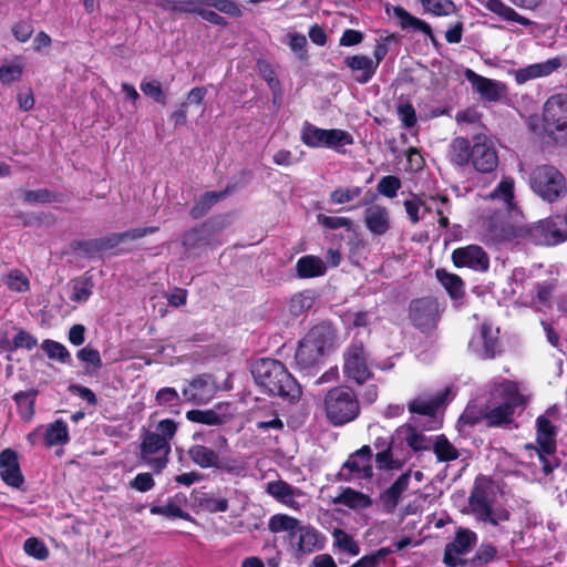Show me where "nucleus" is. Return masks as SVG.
<instances>
[{"label":"nucleus","instance_id":"nucleus-19","mask_svg":"<svg viewBox=\"0 0 567 567\" xmlns=\"http://www.w3.org/2000/svg\"><path fill=\"white\" fill-rule=\"evenodd\" d=\"M303 338L326 355L334 349L338 334L330 322H320L313 326Z\"/></svg>","mask_w":567,"mask_h":567},{"label":"nucleus","instance_id":"nucleus-30","mask_svg":"<svg viewBox=\"0 0 567 567\" xmlns=\"http://www.w3.org/2000/svg\"><path fill=\"white\" fill-rule=\"evenodd\" d=\"M39 395V390L30 389L28 391H19L13 394L12 400L14 401L18 410V414L24 422H30L35 414V401Z\"/></svg>","mask_w":567,"mask_h":567},{"label":"nucleus","instance_id":"nucleus-47","mask_svg":"<svg viewBox=\"0 0 567 567\" xmlns=\"http://www.w3.org/2000/svg\"><path fill=\"white\" fill-rule=\"evenodd\" d=\"M404 441L414 452L427 451L432 447L431 440L413 426H408Z\"/></svg>","mask_w":567,"mask_h":567},{"label":"nucleus","instance_id":"nucleus-38","mask_svg":"<svg viewBox=\"0 0 567 567\" xmlns=\"http://www.w3.org/2000/svg\"><path fill=\"white\" fill-rule=\"evenodd\" d=\"M432 450L435 454L436 461L440 463H449L460 457L458 450L444 434H440L435 437V441L432 444Z\"/></svg>","mask_w":567,"mask_h":567},{"label":"nucleus","instance_id":"nucleus-6","mask_svg":"<svg viewBox=\"0 0 567 567\" xmlns=\"http://www.w3.org/2000/svg\"><path fill=\"white\" fill-rule=\"evenodd\" d=\"M530 189L542 200L553 204L567 194V182L564 174L554 165H537L529 174Z\"/></svg>","mask_w":567,"mask_h":567},{"label":"nucleus","instance_id":"nucleus-32","mask_svg":"<svg viewBox=\"0 0 567 567\" xmlns=\"http://www.w3.org/2000/svg\"><path fill=\"white\" fill-rule=\"evenodd\" d=\"M94 276L91 270L71 280L72 295L70 300L73 302H86L93 293Z\"/></svg>","mask_w":567,"mask_h":567},{"label":"nucleus","instance_id":"nucleus-29","mask_svg":"<svg viewBox=\"0 0 567 567\" xmlns=\"http://www.w3.org/2000/svg\"><path fill=\"white\" fill-rule=\"evenodd\" d=\"M195 504L208 513H225L229 508L228 499L225 497L216 498L210 492H206L205 487H199L192 492Z\"/></svg>","mask_w":567,"mask_h":567},{"label":"nucleus","instance_id":"nucleus-2","mask_svg":"<svg viewBox=\"0 0 567 567\" xmlns=\"http://www.w3.org/2000/svg\"><path fill=\"white\" fill-rule=\"evenodd\" d=\"M504 239L523 240L536 246H555L567 239V220L560 216L548 217L533 224L507 225Z\"/></svg>","mask_w":567,"mask_h":567},{"label":"nucleus","instance_id":"nucleus-35","mask_svg":"<svg viewBox=\"0 0 567 567\" xmlns=\"http://www.w3.org/2000/svg\"><path fill=\"white\" fill-rule=\"evenodd\" d=\"M203 0H158V7L172 14H196Z\"/></svg>","mask_w":567,"mask_h":567},{"label":"nucleus","instance_id":"nucleus-57","mask_svg":"<svg viewBox=\"0 0 567 567\" xmlns=\"http://www.w3.org/2000/svg\"><path fill=\"white\" fill-rule=\"evenodd\" d=\"M203 4L215 8L229 17L240 18L243 16L239 4L234 0H203Z\"/></svg>","mask_w":567,"mask_h":567},{"label":"nucleus","instance_id":"nucleus-8","mask_svg":"<svg viewBox=\"0 0 567 567\" xmlns=\"http://www.w3.org/2000/svg\"><path fill=\"white\" fill-rule=\"evenodd\" d=\"M302 143L311 148L326 147L344 154L343 146L354 143L353 136L340 128H320L309 122H305L301 128Z\"/></svg>","mask_w":567,"mask_h":567},{"label":"nucleus","instance_id":"nucleus-23","mask_svg":"<svg viewBox=\"0 0 567 567\" xmlns=\"http://www.w3.org/2000/svg\"><path fill=\"white\" fill-rule=\"evenodd\" d=\"M238 188L237 184H227L225 189L220 192H206L203 194L199 199L194 204V206L189 210V216L193 219H199L208 214L210 208L224 199L226 196L233 194Z\"/></svg>","mask_w":567,"mask_h":567},{"label":"nucleus","instance_id":"nucleus-36","mask_svg":"<svg viewBox=\"0 0 567 567\" xmlns=\"http://www.w3.org/2000/svg\"><path fill=\"white\" fill-rule=\"evenodd\" d=\"M333 503L342 504L349 508L355 509L370 507L372 499L369 495L362 492L355 491L351 487H346L341 494L333 499Z\"/></svg>","mask_w":567,"mask_h":567},{"label":"nucleus","instance_id":"nucleus-44","mask_svg":"<svg viewBox=\"0 0 567 567\" xmlns=\"http://www.w3.org/2000/svg\"><path fill=\"white\" fill-rule=\"evenodd\" d=\"M315 303V295L311 290H305L298 293H295L289 302V311L292 316L299 317L310 308H312Z\"/></svg>","mask_w":567,"mask_h":567},{"label":"nucleus","instance_id":"nucleus-59","mask_svg":"<svg viewBox=\"0 0 567 567\" xmlns=\"http://www.w3.org/2000/svg\"><path fill=\"white\" fill-rule=\"evenodd\" d=\"M402 187L401 179L394 175L383 176L378 183V192L388 198H394Z\"/></svg>","mask_w":567,"mask_h":567},{"label":"nucleus","instance_id":"nucleus-4","mask_svg":"<svg viewBox=\"0 0 567 567\" xmlns=\"http://www.w3.org/2000/svg\"><path fill=\"white\" fill-rule=\"evenodd\" d=\"M485 405L483 417L487 427H508L514 423V415L517 409H524L525 396L520 393L516 383L506 381L501 384L498 396H494Z\"/></svg>","mask_w":567,"mask_h":567},{"label":"nucleus","instance_id":"nucleus-31","mask_svg":"<svg viewBox=\"0 0 567 567\" xmlns=\"http://www.w3.org/2000/svg\"><path fill=\"white\" fill-rule=\"evenodd\" d=\"M296 271L299 278H315L323 276L327 271V266L320 257L306 255L298 259Z\"/></svg>","mask_w":567,"mask_h":567},{"label":"nucleus","instance_id":"nucleus-21","mask_svg":"<svg viewBox=\"0 0 567 567\" xmlns=\"http://www.w3.org/2000/svg\"><path fill=\"white\" fill-rule=\"evenodd\" d=\"M449 393V389H445L429 398L417 396L409 402L408 409L412 414L435 417L437 411L446 404Z\"/></svg>","mask_w":567,"mask_h":567},{"label":"nucleus","instance_id":"nucleus-7","mask_svg":"<svg viewBox=\"0 0 567 567\" xmlns=\"http://www.w3.org/2000/svg\"><path fill=\"white\" fill-rule=\"evenodd\" d=\"M342 360L347 382L363 385L373 379L370 353L362 340L352 339L342 353Z\"/></svg>","mask_w":567,"mask_h":567},{"label":"nucleus","instance_id":"nucleus-39","mask_svg":"<svg viewBox=\"0 0 567 567\" xmlns=\"http://www.w3.org/2000/svg\"><path fill=\"white\" fill-rule=\"evenodd\" d=\"M44 441L49 447L68 444L70 436L66 423L63 420L51 423L44 433Z\"/></svg>","mask_w":567,"mask_h":567},{"label":"nucleus","instance_id":"nucleus-56","mask_svg":"<svg viewBox=\"0 0 567 567\" xmlns=\"http://www.w3.org/2000/svg\"><path fill=\"white\" fill-rule=\"evenodd\" d=\"M333 536L336 538V544L340 549L347 551L352 556L359 555L360 547L350 534L340 528H336L333 532Z\"/></svg>","mask_w":567,"mask_h":567},{"label":"nucleus","instance_id":"nucleus-10","mask_svg":"<svg viewBox=\"0 0 567 567\" xmlns=\"http://www.w3.org/2000/svg\"><path fill=\"white\" fill-rule=\"evenodd\" d=\"M140 457L155 472L161 473L167 465V455L171 444L162 435L151 431H144L140 445Z\"/></svg>","mask_w":567,"mask_h":567},{"label":"nucleus","instance_id":"nucleus-61","mask_svg":"<svg viewBox=\"0 0 567 567\" xmlns=\"http://www.w3.org/2000/svg\"><path fill=\"white\" fill-rule=\"evenodd\" d=\"M4 282L12 291L27 292L30 289V281L28 277L18 269L11 270Z\"/></svg>","mask_w":567,"mask_h":567},{"label":"nucleus","instance_id":"nucleus-26","mask_svg":"<svg viewBox=\"0 0 567 567\" xmlns=\"http://www.w3.org/2000/svg\"><path fill=\"white\" fill-rule=\"evenodd\" d=\"M536 443L544 453L557 450V427L545 415L536 419Z\"/></svg>","mask_w":567,"mask_h":567},{"label":"nucleus","instance_id":"nucleus-20","mask_svg":"<svg viewBox=\"0 0 567 567\" xmlns=\"http://www.w3.org/2000/svg\"><path fill=\"white\" fill-rule=\"evenodd\" d=\"M411 480V471L402 473L386 489H384L379 501L383 512L391 514L400 503L402 494L408 489Z\"/></svg>","mask_w":567,"mask_h":567},{"label":"nucleus","instance_id":"nucleus-24","mask_svg":"<svg viewBox=\"0 0 567 567\" xmlns=\"http://www.w3.org/2000/svg\"><path fill=\"white\" fill-rule=\"evenodd\" d=\"M394 17L399 20L400 27L403 30L412 29L413 31H420L429 37L431 42L435 48L441 47V43L437 41L436 37L433 33L431 25L414 16H412L409 11H406L403 7L396 6L393 8Z\"/></svg>","mask_w":567,"mask_h":567},{"label":"nucleus","instance_id":"nucleus-52","mask_svg":"<svg viewBox=\"0 0 567 567\" xmlns=\"http://www.w3.org/2000/svg\"><path fill=\"white\" fill-rule=\"evenodd\" d=\"M152 515H162L171 518H179L184 520H192L189 513L183 511L178 505L173 502H168L164 506L153 505L150 508Z\"/></svg>","mask_w":567,"mask_h":567},{"label":"nucleus","instance_id":"nucleus-46","mask_svg":"<svg viewBox=\"0 0 567 567\" xmlns=\"http://www.w3.org/2000/svg\"><path fill=\"white\" fill-rule=\"evenodd\" d=\"M186 419L193 423L205 425H221L224 416L214 410H189L186 412Z\"/></svg>","mask_w":567,"mask_h":567},{"label":"nucleus","instance_id":"nucleus-53","mask_svg":"<svg viewBox=\"0 0 567 567\" xmlns=\"http://www.w3.org/2000/svg\"><path fill=\"white\" fill-rule=\"evenodd\" d=\"M393 550L391 547H381L378 550L367 554L353 563L350 567H379Z\"/></svg>","mask_w":567,"mask_h":567},{"label":"nucleus","instance_id":"nucleus-18","mask_svg":"<svg viewBox=\"0 0 567 567\" xmlns=\"http://www.w3.org/2000/svg\"><path fill=\"white\" fill-rule=\"evenodd\" d=\"M491 480L477 477L468 497V504L477 519L481 516L489 517L492 501L489 499Z\"/></svg>","mask_w":567,"mask_h":567},{"label":"nucleus","instance_id":"nucleus-16","mask_svg":"<svg viewBox=\"0 0 567 567\" xmlns=\"http://www.w3.org/2000/svg\"><path fill=\"white\" fill-rule=\"evenodd\" d=\"M543 120L545 128L551 133L567 128V112L560 95L550 96L545 102Z\"/></svg>","mask_w":567,"mask_h":567},{"label":"nucleus","instance_id":"nucleus-58","mask_svg":"<svg viewBox=\"0 0 567 567\" xmlns=\"http://www.w3.org/2000/svg\"><path fill=\"white\" fill-rule=\"evenodd\" d=\"M23 549L27 555H29L38 560H44L50 555V551H49V548L47 547V545L42 540H40L35 537L28 538L23 544Z\"/></svg>","mask_w":567,"mask_h":567},{"label":"nucleus","instance_id":"nucleus-1","mask_svg":"<svg viewBox=\"0 0 567 567\" xmlns=\"http://www.w3.org/2000/svg\"><path fill=\"white\" fill-rule=\"evenodd\" d=\"M252 377L256 383L267 393L280 396L290 402L300 399L302 391L296 379L284 363L276 359L261 358L252 364Z\"/></svg>","mask_w":567,"mask_h":567},{"label":"nucleus","instance_id":"nucleus-27","mask_svg":"<svg viewBox=\"0 0 567 567\" xmlns=\"http://www.w3.org/2000/svg\"><path fill=\"white\" fill-rule=\"evenodd\" d=\"M364 224L373 235H384L390 229L389 210L380 205L368 207L364 210Z\"/></svg>","mask_w":567,"mask_h":567},{"label":"nucleus","instance_id":"nucleus-60","mask_svg":"<svg viewBox=\"0 0 567 567\" xmlns=\"http://www.w3.org/2000/svg\"><path fill=\"white\" fill-rule=\"evenodd\" d=\"M73 251H81L87 258H94L101 254V243L99 238L87 240H73L71 243Z\"/></svg>","mask_w":567,"mask_h":567},{"label":"nucleus","instance_id":"nucleus-22","mask_svg":"<svg viewBox=\"0 0 567 567\" xmlns=\"http://www.w3.org/2000/svg\"><path fill=\"white\" fill-rule=\"evenodd\" d=\"M213 393L209 375L206 374L194 378L182 391L184 400L196 405L208 403L213 398Z\"/></svg>","mask_w":567,"mask_h":567},{"label":"nucleus","instance_id":"nucleus-62","mask_svg":"<svg viewBox=\"0 0 567 567\" xmlns=\"http://www.w3.org/2000/svg\"><path fill=\"white\" fill-rule=\"evenodd\" d=\"M266 492L280 502H286L287 497L293 496L292 486L282 480L269 482Z\"/></svg>","mask_w":567,"mask_h":567},{"label":"nucleus","instance_id":"nucleus-9","mask_svg":"<svg viewBox=\"0 0 567 567\" xmlns=\"http://www.w3.org/2000/svg\"><path fill=\"white\" fill-rule=\"evenodd\" d=\"M409 319L422 333L435 330L441 319L437 299L432 296L412 299L409 303Z\"/></svg>","mask_w":567,"mask_h":567},{"label":"nucleus","instance_id":"nucleus-15","mask_svg":"<svg viewBox=\"0 0 567 567\" xmlns=\"http://www.w3.org/2000/svg\"><path fill=\"white\" fill-rule=\"evenodd\" d=\"M0 477L11 487L20 488L24 483L18 453L8 447L0 452Z\"/></svg>","mask_w":567,"mask_h":567},{"label":"nucleus","instance_id":"nucleus-41","mask_svg":"<svg viewBox=\"0 0 567 567\" xmlns=\"http://www.w3.org/2000/svg\"><path fill=\"white\" fill-rule=\"evenodd\" d=\"M22 200L28 204L61 203L63 202V194L52 192L48 188L24 190Z\"/></svg>","mask_w":567,"mask_h":567},{"label":"nucleus","instance_id":"nucleus-51","mask_svg":"<svg viewBox=\"0 0 567 567\" xmlns=\"http://www.w3.org/2000/svg\"><path fill=\"white\" fill-rule=\"evenodd\" d=\"M557 289V280L549 279L542 282H537L535 286V299L544 307H551V297Z\"/></svg>","mask_w":567,"mask_h":567},{"label":"nucleus","instance_id":"nucleus-11","mask_svg":"<svg viewBox=\"0 0 567 567\" xmlns=\"http://www.w3.org/2000/svg\"><path fill=\"white\" fill-rule=\"evenodd\" d=\"M478 537L475 532L466 527H458L454 533L452 542L444 548L443 563L449 567L466 566L468 559L462 558L468 554L477 544Z\"/></svg>","mask_w":567,"mask_h":567},{"label":"nucleus","instance_id":"nucleus-48","mask_svg":"<svg viewBox=\"0 0 567 567\" xmlns=\"http://www.w3.org/2000/svg\"><path fill=\"white\" fill-rule=\"evenodd\" d=\"M76 357L81 362H84L89 365L86 368L89 373L97 372L103 365L100 352L91 346H86L80 349L76 353Z\"/></svg>","mask_w":567,"mask_h":567},{"label":"nucleus","instance_id":"nucleus-3","mask_svg":"<svg viewBox=\"0 0 567 567\" xmlns=\"http://www.w3.org/2000/svg\"><path fill=\"white\" fill-rule=\"evenodd\" d=\"M208 442L213 443L214 447L206 444H193L187 450V455L190 461L199 468H215L233 476H241L245 472L243 463L236 458L220 457L219 452L228 447V440L221 433L209 431L207 433Z\"/></svg>","mask_w":567,"mask_h":567},{"label":"nucleus","instance_id":"nucleus-64","mask_svg":"<svg viewBox=\"0 0 567 567\" xmlns=\"http://www.w3.org/2000/svg\"><path fill=\"white\" fill-rule=\"evenodd\" d=\"M556 452L557 450H551L548 451V453H544L542 450H537V457L542 464V471L546 476L553 474L561 464V461L556 456Z\"/></svg>","mask_w":567,"mask_h":567},{"label":"nucleus","instance_id":"nucleus-43","mask_svg":"<svg viewBox=\"0 0 567 567\" xmlns=\"http://www.w3.org/2000/svg\"><path fill=\"white\" fill-rule=\"evenodd\" d=\"M480 332L483 340L482 358L494 359L501 352L498 338L493 336L492 327L488 323H482Z\"/></svg>","mask_w":567,"mask_h":567},{"label":"nucleus","instance_id":"nucleus-63","mask_svg":"<svg viewBox=\"0 0 567 567\" xmlns=\"http://www.w3.org/2000/svg\"><path fill=\"white\" fill-rule=\"evenodd\" d=\"M362 194V188L359 186L354 187H338L330 194V200L333 204H347Z\"/></svg>","mask_w":567,"mask_h":567},{"label":"nucleus","instance_id":"nucleus-54","mask_svg":"<svg viewBox=\"0 0 567 567\" xmlns=\"http://www.w3.org/2000/svg\"><path fill=\"white\" fill-rule=\"evenodd\" d=\"M497 555V549L492 544H482L474 556L467 560V564L474 567H481L494 560Z\"/></svg>","mask_w":567,"mask_h":567},{"label":"nucleus","instance_id":"nucleus-40","mask_svg":"<svg viewBox=\"0 0 567 567\" xmlns=\"http://www.w3.org/2000/svg\"><path fill=\"white\" fill-rule=\"evenodd\" d=\"M297 533L299 534L298 540V550L303 554H310L315 549L320 548L318 545L319 542V533L315 527L311 526H301L299 524V528H297Z\"/></svg>","mask_w":567,"mask_h":567},{"label":"nucleus","instance_id":"nucleus-14","mask_svg":"<svg viewBox=\"0 0 567 567\" xmlns=\"http://www.w3.org/2000/svg\"><path fill=\"white\" fill-rule=\"evenodd\" d=\"M452 261L456 268L467 267L480 272H485L489 268V256L478 245L455 248L452 251Z\"/></svg>","mask_w":567,"mask_h":567},{"label":"nucleus","instance_id":"nucleus-55","mask_svg":"<svg viewBox=\"0 0 567 567\" xmlns=\"http://www.w3.org/2000/svg\"><path fill=\"white\" fill-rule=\"evenodd\" d=\"M421 3L425 11L436 17L449 16L455 9L452 0H421Z\"/></svg>","mask_w":567,"mask_h":567},{"label":"nucleus","instance_id":"nucleus-37","mask_svg":"<svg viewBox=\"0 0 567 567\" xmlns=\"http://www.w3.org/2000/svg\"><path fill=\"white\" fill-rule=\"evenodd\" d=\"M435 274L437 280L445 288L451 299L457 300L464 297V282L460 276L447 272L444 269H437Z\"/></svg>","mask_w":567,"mask_h":567},{"label":"nucleus","instance_id":"nucleus-33","mask_svg":"<svg viewBox=\"0 0 567 567\" xmlns=\"http://www.w3.org/2000/svg\"><path fill=\"white\" fill-rule=\"evenodd\" d=\"M484 6L488 11L497 14L504 21L516 22L524 27H528L533 23L528 18L517 13L502 0H486Z\"/></svg>","mask_w":567,"mask_h":567},{"label":"nucleus","instance_id":"nucleus-49","mask_svg":"<svg viewBox=\"0 0 567 567\" xmlns=\"http://www.w3.org/2000/svg\"><path fill=\"white\" fill-rule=\"evenodd\" d=\"M42 349L50 359L71 364V354L62 343L48 339L42 342Z\"/></svg>","mask_w":567,"mask_h":567},{"label":"nucleus","instance_id":"nucleus-34","mask_svg":"<svg viewBox=\"0 0 567 567\" xmlns=\"http://www.w3.org/2000/svg\"><path fill=\"white\" fill-rule=\"evenodd\" d=\"M449 157L452 164L456 166H466L471 163L472 145L466 137H455L449 150Z\"/></svg>","mask_w":567,"mask_h":567},{"label":"nucleus","instance_id":"nucleus-5","mask_svg":"<svg viewBox=\"0 0 567 567\" xmlns=\"http://www.w3.org/2000/svg\"><path fill=\"white\" fill-rule=\"evenodd\" d=\"M326 417L333 426H342L358 419L361 404L355 391L349 385H337L323 398Z\"/></svg>","mask_w":567,"mask_h":567},{"label":"nucleus","instance_id":"nucleus-12","mask_svg":"<svg viewBox=\"0 0 567 567\" xmlns=\"http://www.w3.org/2000/svg\"><path fill=\"white\" fill-rule=\"evenodd\" d=\"M371 458V447L369 445L361 446L349 455L338 473V478L344 482H350L354 477L371 478L373 475Z\"/></svg>","mask_w":567,"mask_h":567},{"label":"nucleus","instance_id":"nucleus-45","mask_svg":"<svg viewBox=\"0 0 567 567\" xmlns=\"http://www.w3.org/2000/svg\"><path fill=\"white\" fill-rule=\"evenodd\" d=\"M140 89L143 92V94L151 100H153L155 103H158L161 105H165L167 103V95L163 89L162 83L156 79H143Z\"/></svg>","mask_w":567,"mask_h":567},{"label":"nucleus","instance_id":"nucleus-28","mask_svg":"<svg viewBox=\"0 0 567 567\" xmlns=\"http://www.w3.org/2000/svg\"><path fill=\"white\" fill-rule=\"evenodd\" d=\"M324 357L326 355L320 352L318 348L313 347L309 340L302 338L296 350L295 361L300 370H308L322 363Z\"/></svg>","mask_w":567,"mask_h":567},{"label":"nucleus","instance_id":"nucleus-42","mask_svg":"<svg viewBox=\"0 0 567 567\" xmlns=\"http://www.w3.org/2000/svg\"><path fill=\"white\" fill-rule=\"evenodd\" d=\"M300 522L287 514H276L269 519V530L272 533L289 532L290 537H295Z\"/></svg>","mask_w":567,"mask_h":567},{"label":"nucleus","instance_id":"nucleus-17","mask_svg":"<svg viewBox=\"0 0 567 567\" xmlns=\"http://www.w3.org/2000/svg\"><path fill=\"white\" fill-rule=\"evenodd\" d=\"M464 74L473 89L483 100L488 102H497L501 100L502 94L506 89L503 83L480 75L471 69H466Z\"/></svg>","mask_w":567,"mask_h":567},{"label":"nucleus","instance_id":"nucleus-25","mask_svg":"<svg viewBox=\"0 0 567 567\" xmlns=\"http://www.w3.org/2000/svg\"><path fill=\"white\" fill-rule=\"evenodd\" d=\"M375 64L377 62H372L371 58L362 54L349 55L344 59V65L357 73L354 80L360 84H367L372 80L378 70Z\"/></svg>","mask_w":567,"mask_h":567},{"label":"nucleus","instance_id":"nucleus-50","mask_svg":"<svg viewBox=\"0 0 567 567\" xmlns=\"http://www.w3.org/2000/svg\"><path fill=\"white\" fill-rule=\"evenodd\" d=\"M24 64L21 61L4 63L0 66V82L4 85L19 81L23 74Z\"/></svg>","mask_w":567,"mask_h":567},{"label":"nucleus","instance_id":"nucleus-13","mask_svg":"<svg viewBox=\"0 0 567 567\" xmlns=\"http://www.w3.org/2000/svg\"><path fill=\"white\" fill-rule=\"evenodd\" d=\"M473 167L480 173H492L498 166V155L493 142L485 135H476L472 145Z\"/></svg>","mask_w":567,"mask_h":567}]
</instances>
